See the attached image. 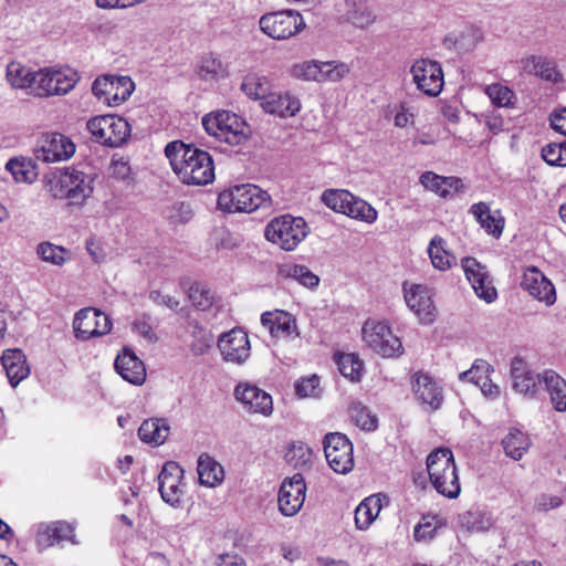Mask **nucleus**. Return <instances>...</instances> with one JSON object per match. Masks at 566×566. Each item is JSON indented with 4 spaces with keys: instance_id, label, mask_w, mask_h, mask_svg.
<instances>
[{
    "instance_id": "nucleus-36",
    "label": "nucleus",
    "mask_w": 566,
    "mask_h": 566,
    "mask_svg": "<svg viewBox=\"0 0 566 566\" xmlns=\"http://www.w3.org/2000/svg\"><path fill=\"white\" fill-rule=\"evenodd\" d=\"M427 252L432 266L438 271H447L457 263V258L447 249V242L440 235L430 240Z\"/></svg>"
},
{
    "instance_id": "nucleus-50",
    "label": "nucleus",
    "mask_w": 566,
    "mask_h": 566,
    "mask_svg": "<svg viewBox=\"0 0 566 566\" xmlns=\"http://www.w3.org/2000/svg\"><path fill=\"white\" fill-rule=\"evenodd\" d=\"M483 40V33L480 28L468 25L454 39V48L461 53L473 51Z\"/></svg>"
},
{
    "instance_id": "nucleus-54",
    "label": "nucleus",
    "mask_w": 566,
    "mask_h": 566,
    "mask_svg": "<svg viewBox=\"0 0 566 566\" xmlns=\"http://www.w3.org/2000/svg\"><path fill=\"white\" fill-rule=\"evenodd\" d=\"M317 60H307L294 63L289 69L291 77L304 82H316L317 78Z\"/></svg>"
},
{
    "instance_id": "nucleus-40",
    "label": "nucleus",
    "mask_w": 566,
    "mask_h": 566,
    "mask_svg": "<svg viewBox=\"0 0 566 566\" xmlns=\"http://www.w3.org/2000/svg\"><path fill=\"white\" fill-rule=\"evenodd\" d=\"M197 471L200 484L211 488L220 484L224 478L221 464L207 454L199 457Z\"/></svg>"
},
{
    "instance_id": "nucleus-41",
    "label": "nucleus",
    "mask_w": 566,
    "mask_h": 566,
    "mask_svg": "<svg viewBox=\"0 0 566 566\" xmlns=\"http://www.w3.org/2000/svg\"><path fill=\"white\" fill-rule=\"evenodd\" d=\"M446 526V521L436 514L422 515L413 527V539L417 543H430L440 528Z\"/></svg>"
},
{
    "instance_id": "nucleus-46",
    "label": "nucleus",
    "mask_w": 566,
    "mask_h": 566,
    "mask_svg": "<svg viewBox=\"0 0 566 566\" xmlns=\"http://www.w3.org/2000/svg\"><path fill=\"white\" fill-rule=\"evenodd\" d=\"M312 455V450L306 443L296 441L289 444L284 459L295 469H305L311 464Z\"/></svg>"
},
{
    "instance_id": "nucleus-9",
    "label": "nucleus",
    "mask_w": 566,
    "mask_h": 566,
    "mask_svg": "<svg viewBox=\"0 0 566 566\" xmlns=\"http://www.w3.org/2000/svg\"><path fill=\"white\" fill-rule=\"evenodd\" d=\"M86 128L93 139L104 146L119 147L130 136L129 123L116 115H101L87 120Z\"/></svg>"
},
{
    "instance_id": "nucleus-8",
    "label": "nucleus",
    "mask_w": 566,
    "mask_h": 566,
    "mask_svg": "<svg viewBox=\"0 0 566 566\" xmlns=\"http://www.w3.org/2000/svg\"><path fill=\"white\" fill-rule=\"evenodd\" d=\"M78 78L77 73L73 70L44 67L34 71L30 91L38 97L65 95L74 88Z\"/></svg>"
},
{
    "instance_id": "nucleus-43",
    "label": "nucleus",
    "mask_w": 566,
    "mask_h": 566,
    "mask_svg": "<svg viewBox=\"0 0 566 566\" xmlns=\"http://www.w3.org/2000/svg\"><path fill=\"white\" fill-rule=\"evenodd\" d=\"M270 81L266 76L259 73H249L243 77L241 91L250 99H261L264 102L270 94Z\"/></svg>"
},
{
    "instance_id": "nucleus-64",
    "label": "nucleus",
    "mask_w": 566,
    "mask_h": 566,
    "mask_svg": "<svg viewBox=\"0 0 566 566\" xmlns=\"http://www.w3.org/2000/svg\"><path fill=\"white\" fill-rule=\"evenodd\" d=\"M551 125L556 132L566 136V108L551 115Z\"/></svg>"
},
{
    "instance_id": "nucleus-42",
    "label": "nucleus",
    "mask_w": 566,
    "mask_h": 566,
    "mask_svg": "<svg viewBox=\"0 0 566 566\" xmlns=\"http://www.w3.org/2000/svg\"><path fill=\"white\" fill-rule=\"evenodd\" d=\"M196 72L198 76L206 81L219 80L228 76V64L219 56L209 53L201 57Z\"/></svg>"
},
{
    "instance_id": "nucleus-24",
    "label": "nucleus",
    "mask_w": 566,
    "mask_h": 566,
    "mask_svg": "<svg viewBox=\"0 0 566 566\" xmlns=\"http://www.w3.org/2000/svg\"><path fill=\"white\" fill-rule=\"evenodd\" d=\"M235 399L249 411L269 416L273 411L272 397L255 385L240 382L234 389Z\"/></svg>"
},
{
    "instance_id": "nucleus-48",
    "label": "nucleus",
    "mask_w": 566,
    "mask_h": 566,
    "mask_svg": "<svg viewBox=\"0 0 566 566\" xmlns=\"http://www.w3.org/2000/svg\"><path fill=\"white\" fill-rule=\"evenodd\" d=\"M339 373L353 381H358L363 375V361L356 354H339L336 356Z\"/></svg>"
},
{
    "instance_id": "nucleus-5",
    "label": "nucleus",
    "mask_w": 566,
    "mask_h": 566,
    "mask_svg": "<svg viewBox=\"0 0 566 566\" xmlns=\"http://www.w3.org/2000/svg\"><path fill=\"white\" fill-rule=\"evenodd\" d=\"M205 130L219 142L231 146L245 143L249 138V127L245 122L229 111H217L202 117Z\"/></svg>"
},
{
    "instance_id": "nucleus-31",
    "label": "nucleus",
    "mask_w": 566,
    "mask_h": 566,
    "mask_svg": "<svg viewBox=\"0 0 566 566\" xmlns=\"http://www.w3.org/2000/svg\"><path fill=\"white\" fill-rule=\"evenodd\" d=\"M469 212L488 234L495 239L502 235L505 220L500 210L491 211L489 203L480 201L473 203Z\"/></svg>"
},
{
    "instance_id": "nucleus-4",
    "label": "nucleus",
    "mask_w": 566,
    "mask_h": 566,
    "mask_svg": "<svg viewBox=\"0 0 566 566\" xmlns=\"http://www.w3.org/2000/svg\"><path fill=\"white\" fill-rule=\"evenodd\" d=\"M270 195L251 184L235 185L221 191L218 196V208L227 212H252L269 207Z\"/></svg>"
},
{
    "instance_id": "nucleus-14",
    "label": "nucleus",
    "mask_w": 566,
    "mask_h": 566,
    "mask_svg": "<svg viewBox=\"0 0 566 566\" xmlns=\"http://www.w3.org/2000/svg\"><path fill=\"white\" fill-rule=\"evenodd\" d=\"M184 469L175 461L164 464L158 474V490L164 502L178 507L185 495Z\"/></svg>"
},
{
    "instance_id": "nucleus-27",
    "label": "nucleus",
    "mask_w": 566,
    "mask_h": 566,
    "mask_svg": "<svg viewBox=\"0 0 566 566\" xmlns=\"http://www.w3.org/2000/svg\"><path fill=\"white\" fill-rule=\"evenodd\" d=\"M261 324L269 329L274 338L300 337L295 317L285 311L264 312L261 315Z\"/></svg>"
},
{
    "instance_id": "nucleus-26",
    "label": "nucleus",
    "mask_w": 566,
    "mask_h": 566,
    "mask_svg": "<svg viewBox=\"0 0 566 566\" xmlns=\"http://www.w3.org/2000/svg\"><path fill=\"white\" fill-rule=\"evenodd\" d=\"M511 376L514 390L527 398H534L537 392L538 385L543 384L541 373L535 374L528 368L525 360L517 357L512 360Z\"/></svg>"
},
{
    "instance_id": "nucleus-52",
    "label": "nucleus",
    "mask_w": 566,
    "mask_h": 566,
    "mask_svg": "<svg viewBox=\"0 0 566 566\" xmlns=\"http://www.w3.org/2000/svg\"><path fill=\"white\" fill-rule=\"evenodd\" d=\"M352 421L363 430L373 431L377 428V418L360 402H354L348 408Z\"/></svg>"
},
{
    "instance_id": "nucleus-2",
    "label": "nucleus",
    "mask_w": 566,
    "mask_h": 566,
    "mask_svg": "<svg viewBox=\"0 0 566 566\" xmlns=\"http://www.w3.org/2000/svg\"><path fill=\"white\" fill-rule=\"evenodd\" d=\"M92 181L85 172L69 167L52 176L46 187L54 199L65 200L69 206L82 207L93 192Z\"/></svg>"
},
{
    "instance_id": "nucleus-17",
    "label": "nucleus",
    "mask_w": 566,
    "mask_h": 566,
    "mask_svg": "<svg viewBox=\"0 0 566 566\" xmlns=\"http://www.w3.org/2000/svg\"><path fill=\"white\" fill-rule=\"evenodd\" d=\"M112 322L109 317L93 307L80 310L73 319L75 337L81 340H88L93 337L103 336L109 333Z\"/></svg>"
},
{
    "instance_id": "nucleus-62",
    "label": "nucleus",
    "mask_w": 566,
    "mask_h": 566,
    "mask_svg": "<svg viewBox=\"0 0 566 566\" xmlns=\"http://www.w3.org/2000/svg\"><path fill=\"white\" fill-rule=\"evenodd\" d=\"M413 116H415L413 113L410 112V109L405 104H401L399 106V109L395 114V118H394L395 126L403 128L407 125L412 124Z\"/></svg>"
},
{
    "instance_id": "nucleus-10",
    "label": "nucleus",
    "mask_w": 566,
    "mask_h": 566,
    "mask_svg": "<svg viewBox=\"0 0 566 566\" xmlns=\"http://www.w3.org/2000/svg\"><path fill=\"white\" fill-rule=\"evenodd\" d=\"M363 339L376 354L386 357H399L403 353L401 340L394 335L387 322L367 319L361 328Z\"/></svg>"
},
{
    "instance_id": "nucleus-57",
    "label": "nucleus",
    "mask_w": 566,
    "mask_h": 566,
    "mask_svg": "<svg viewBox=\"0 0 566 566\" xmlns=\"http://www.w3.org/2000/svg\"><path fill=\"white\" fill-rule=\"evenodd\" d=\"M189 300L196 307L207 310L211 306L213 296L211 292L201 284H193L189 289Z\"/></svg>"
},
{
    "instance_id": "nucleus-28",
    "label": "nucleus",
    "mask_w": 566,
    "mask_h": 566,
    "mask_svg": "<svg viewBox=\"0 0 566 566\" xmlns=\"http://www.w3.org/2000/svg\"><path fill=\"white\" fill-rule=\"evenodd\" d=\"M114 367L116 373L126 381L133 385H142L146 379V369L144 363L129 349L124 348L117 355Z\"/></svg>"
},
{
    "instance_id": "nucleus-56",
    "label": "nucleus",
    "mask_w": 566,
    "mask_h": 566,
    "mask_svg": "<svg viewBox=\"0 0 566 566\" xmlns=\"http://www.w3.org/2000/svg\"><path fill=\"white\" fill-rule=\"evenodd\" d=\"M492 370L493 368L488 361L478 359L469 370L461 373L459 377L461 380H468L475 385H480L483 376L489 375Z\"/></svg>"
},
{
    "instance_id": "nucleus-22",
    "label": "nucleus",
    "mask_w": 566,
    "mask_h": 566,
    "mask_svg": "<svg viewBox=\"0 0 566 566\" xmlns=\"http://www.w3.org/2000/svg\"><path fill=\"white\" fill-rule=\"evenodd\" d=\"M218 347L227 361L234 364L244 363L250 356V340L242 329H231L223 334L218 342Z\"/></svg>"
},
{
    "instance_id": "nucleus-3",
    "label": "nucleus",
    "mask_w": 566,
    "mask_h": 566,
    "mask_svg": "<svg viewBox=\"0 0 566 566\" xmlns=\"http://www.w3.org/2000/svg\"><path fill=\"white\" fill-rule=\"evenodd\" d=\"M427 470L433 488L441 495L457 499L461 488L453 453L448 448L432 451L427 458Z\"/></svg>"
},
{
    "instance_id": "nucleus-11",
    "label": "nucleus",
    "mask_w": 566,
    "mask_h": 566,
    "mask_svg": "<svg viewBox=\"0 0 566 566\" xmlns=\"http://www.w3.org/2000/svg\"><path fill=\"white\" fill-rule=\"evenodd\" d=\"M260 30L273 40H286L305 28L303 17L293 10H281L263 14L259 20Z\"/></svg>"
},
{
    "instance_id": "nucleus-59",
    "label": "nucleus",
    "mask_w": 566,
    "mask_h": 566,
    "mask_svg": "<svg viewBox=\"0 0 566 566\" xmlns=\"http://www.w3.org/2000/svg\"><path fill=\"white\" fill-rule=\"evenodd\" d=\"M542 158L549 166H558L560 167L562 161H565V158H562V149L560 144H548L542 149Z\"/></svg>"
},
{
    "instance_id": "nucleus-47",
    "label": "nucleus",
    "mask_w": 566,
    "mask_h": 566,
    "mask_svg": "<svg viewBox=\"0 0 566 566\" xmlns=\"http://www.w3.org/2000/svg\"><path fill=\"white\" fill-rule=\"evenodd\" d=\"M459 522L469 532H484L493 525L491 515L479 510L462 513L459 516Z\"/></svg>"
},
{
    "instance_id": "nucleus-7",
    "label": "nucleus",
    "mask_w": 566,
    "mask_h": 566,
    "mask_svg": "<svg viewBox=\"0 0 566 566\" xmlns=\"http://www.w3.org/2000/svg\"><path fill=\"white\" fill-rule=\"evenodd\" d=\"M308 228L303 218L284 214L274 218L265 228L268 241L285 251L294 250L307 235Z\"/></svg>"
},
{
    "instance_id": "nucleus-49",
    "label": "nucleus",
    "mask_w": 566,
    "mask_h": 566,
    "mask_svg": "<svg viewBox=\"0 0 566 566\" xmlns=\"http://www.w3.org/2000/svg\"><path fill=\"white\" fill-rule=\"evenodd\" d=\"M36 253L42 261L61 266L70 260V251L51 242H41L36 247Z\"/></svg>"
},
{
    "instance_id": "nucleus-6",
    "label": "nucleus",
    "mask_w": 566,
    "mask_h": 566,
    "mask_svg": "<svg viewBox=\"0 0 566 566\" xmlns=\"http://www.w3.org/2000/svg\"><path fill=\"white\" fill-rule=\"evenodd\" d=\"M321 200L333 211L343 213L349 218L374 223L377 220V210L365 200L355 197L344 189H326Z\"/></svg>"
},
{
    "instance_id": "nucleus-38",
    "label": "nucleus",
    "mask_w": 566,
    "mask_h": 566,
    "mask_svg": "<svg viewBox=\"0 0 566 566\" xmlns=\"http://www.w3.org/2000/svg\"><path fill=\"white\" fill-rule=\"evenodd\" d=\"M277 273L283 279H291L301 285L313 289L319 283V277L314 274L307 266L286 262L279 265Z\"/></svg>"
},
{
    "instance_id": "nucleus-58",
    "label": "nucleus",
    "mask_w": 566,
    "mask_h": 566,
    "mask_svg": "<svg viewBox=\"0 0 566 566\" xmlns=\"http://www.w3.org/2000/svg\"><path fill=\"white\" fill-rule=\"evenodd\" d=\"M296 394L300 397H317L319 392V378L316 375L303 378L295 385Z\"/></svg>"
},
{
    "instance_id": "nucleus-13",
    "label": "nucleus",
    "mask_w": 566,
    "mask_h": 566,
    "mask_svg": "<svg viewBox=\"0 0 566 566\" xmlns=\"http://www.w3.org/2000/svg\"><path fill=\"white\" fill-rule=\"evenodd\" d=\"M135 88L134 82L128 76L103 75L97 77L92 85L93 94L109 106L124 103Z\"/></svg>"
},
{
    "instance_id": "nucleus-12",
    "label": "nucleus",
    "mask_w": 566,
    "mask_h": 566,
    "mask_svg": "<svg viewBox=\"0 0 566 566\" xmlns=\"http://www.w3.org/2000/svg\"><path fill=\"white\" fill-rule=\"evenodd\" d=\"M323 444L325 458L336 473L346 474L353 470V444L344 433H327Z\"/></svg>"
},
{
    "instance_id": "nucleus-63",
    "label": "nucleus",
    "mask_w": 566,
    "mask_h": 566,
    "mask_svg": "<svg viewBox=\"0 0 566 566\" xmlns=\"http://www.w3.org/2000/svg\"><path fill=\"white\" fill-rule=\"evenodd\" d=\"M86 251L91 255L92 260L95 263H101L105 260L106 253L102 245L95 241V239L91 238L86 241Z\"/></svg>"
},
{
    "instance_id": "nucleus-61",
    "label": "nucleus",
    "mask_w": 566,
    "mask_h": 566,
    "mask_svg": "<svg viewBox=\"0 0 566 566\" xmlns=\"http://www.w3.org/2000/svg\"><path fill=\"white\" fill-rule=\"evenodd\" d=\"M149 300L157 305L166 306L172 311H177L179 307V300L174 296L165 295L159 291H151L149 293Z\"/></svg>"
},
{
    "instance_id": "nucleus-53",
    "label": "nucleus",
    "mask_w": 566,
    "mask_h": 566,
    "mask_svg": "<svg viewBox=\"0 0 566 566\" xmlns=\"http://www.w3.org/2000/svg\"><path fill=\"white\" fill-rule=\"evenodd\" d=\"M6 168L17 182H32L36 176L31 163L24 159L12 158L7 163Z\"/></svg>"
},
{
    "instance_id": "nucleus-25",
    "label": "nucleus",
    "mask_w": 566,
    "mask_h": 566,
    "mask_svg": "<svg viewBox=\"0 0 566 566\" xmlns=\"http://www.w3.org/2000/svg\"><path fill=\"white\" fill-rule=\"evenodd\" d=\"M412 390L421 403L431 410H438L443 401L442 387L426 373L417 371L411 376Z\"/></svg>"
},
{
    "instance_id": "nucleus-1",
    "label": "nucleus",
    "mask_w": 566,
    "mask_h": 566,
    "mask_svg": "<svg viewBox=\"0 0 566 566\" xmlns=\"http://www.w3.org/2000/svg\"><path fill=\"white\" fill-rule=\"evenodd\" d=\"M165 155L184 184L205 186L213 181L214 166L209 153L175 140L167 144Z\"/></svg>"
},
{
    "instance_id": "nucleus-32",
    "label": "nucleus",
    "mask_w": 566,
    "mask_h": 566,
    "mask_svg": "<svg viewBox=\"0 0 566 566\" xmlns=\"http://www.w3.org/2000/svg\"><path fill=\"white\" fill-rule=\"evenodd\" d=\"M264 112L280 117L295 116L301 109L300 99L289 92H270L261 103Z\"/></svg>"
},
{
    "instance_id": "nucleus-16",
    "label": "nucleus",
    "mask_w": 566,
    "mask_h": 566,
    "mask_svg": "<svg viewBox=\"0 0 566 566\" xmlns=\"http://www.w3.org/2000/svg\"><path fill=\"white\" fill-rule=\"evenodd\" d=\"M75 153L74 143L60 133L43 134L36 142L34 156L43 163L67 160Z\"/></svg>"
},
{
    "instance_id": "nucleus-19",
    "label": "nucleus",
    "mask_w": 566,
    "mask_h": 566,
    "mask_svg": "<svg viewBox=\"0 0 566 566\" xmlns=\"http://www.w3.org/2000/svg\"><path fill=\"white\" fill-rule=\"evenodd\" d=\"M306 495V484L301 473L283 480L279 491V510L285 516H294L302 509Z\"/></svg>"
},
{
    "instance_id": "nucleus-33",
    "label": "nucleus",
    "mask_w": 566,
    "mask_h": 566,
    "mask_svg": "<svg viewBox=\"0 0 566 566\" xmlns=\"http://www.w3.org/2000/svg\"><path fill=\"white\" fill-rule=\"evenodd\" d=\"M1 364L12 387H17L30 374L27 357L19 348L3 350Z\"/></svg>"
},
{
    "instance_id": "nucleus-51",
    "label": "nucleus",
    "mask_w": 566,
    "mask_h": 566,
    "mask_svg": "<svg viewBox=\"0 0 566 566\" xmlns=\"http://www.w3.org/2000/svg\"><path fill=\"white\" fill-rule=\"evenodd\" d=\"M34 71L19 62H11L7 66V80L15 88H31V77Z\"/></svg>"
},
{
    "instance_id": "nucleus-39",
    "label": "nucleus",
    "mask_w": 566,
    "mask_h": 566,
    "mask_svg": "<svg viewBox=\"0 0 566 566\" xmlns=\"http://www.w3.org/2000/svg\"><path fill=\"white\" fill-rule=\"evenodd\" d=\"M381 510V500L378 495L364 499L355 510V525L358 530H367L377 518Z\"/></svg>"
},
{
    "instance_id": "nucleus-29",
    "label": "nucleus",
    "mask_w": 566,
    "mask_h": 566,
    "mask_svg": "<svg viewBox=\"0 0 566 566\" xmlns=\"http://www.w3.org/2000/svg\"><path fill=\"white\" fill-rule=\"evenodd\" d=\"M63 541H74V527L63 521L41 523L36 528V544L41 548H48Z\"/></svg>"
},
{
    "instance_id": "nucleus-18",
    "label": "nucleus",
    "mask_w": 566,
    "mask_h": 566,
    "mask_svg": "<svg viewBox=\"0 0 566 566\" xmlns=\"http://www.w3.org/2000/svg\"><path fill=\"white\" fill-rule=\"evenodd\" d=\"M403 298L422 324H431L436 318V307L430 290L422 284L407 283L402 285Z\"/></svg>"
},
{
    "instance_id": "nucleus-44",
    "label": "nucleus",
    "mask_w": 566,
    "mask_h": 566,
    "mask_svg": "<svg viewBox=\"0 0 566 566\" xmlns=\"http://www.w3.org/2000/svg\"><path fill=\"white\" fill-rule=\"evenodd\" d=\"M502 446L507 457L520 460L531 447L528 436L517 429H511L503 438Z\"/></svg>"
},
{
    "instance_id": "nucleus-21",
    "label": "nucleus",
    "mask_w": 566,
    "mask_h": 566,
    "mask_svg": "<svg viewBox=\"0 0 566 566\" xmlns=\"http://www.w3.org/2000/svg\"><path fill=\"white\" fill-rule=\"evenodd\" d=\"M462 269L476 296L486 303H492L497 297L496 289L485 266L474 258L462 259Z\"/></svg>"
},
{
    "instance_id": "nucleus-37",
    "label": "nucleus",
    "mask_w": 566,
    "mask_h": 566,
    "mask_svg": "<svg viewBox=\"0 0 566 566\" xmlns=\"http://www.w3.org/2000/svg\"><path fill=\"white\" fill-rule=\"evenodd\" d=\"M169 430L170 428L166 419H148L140 424L138 437L146 443L160 446L166 441Z\"/></svg>"
},
{
    "instance_id": "nucleus-45",
    "label": "nucleus",
    "mask_w": 566,
    "mask_h": 566,
    "mask_svg": "<svg viewBox=\"0 0 566 566\" xmlns=\"http://www.w3.org/2000/svg\"><path fill=\"white\" fill-rule=\"evenodd\" d=\"M349 73V67L343 62L317 61V83L338 82Z\"/></svg>"
},
{
    "instance_id": "nucleus-23",
    "label": "nucleus",
    "mask_w": 566,
    "mask_h": 566,
    "mask_svg": "<svg viewBox=\"0 0 566 566\" xmlns=\"http://www.w3.org/2000/svg\"><path fill=\"white\" fill-rule=\"evenodd\" d=\"M521 286L531 296L545 303L547 306L556 302L554 284L535 266H531L524 272Z\"/></svg>"
},
{
    "instance_id": "nucleus-15",
    "label": "nucleus",
    "mask_w": 566,
    "mask_h": 566,
    "mask_svg": "<svg viewBox=\"0 0 566 566\" xmlns=\"http://www.w3.org/2000/svg\"><path fill=\"white\" fill-rule=\"evenodd\" d=\"M412 81L417 88L428 96H438L443 87L441 65L430 59H419L410 69Z\"/></svg>"
},
{
    "instance_id": "nucleus-34",
    "label": "nucleus",
    "mask_w": 566,
    "mask_h": 566,
    "mask_svg": "<svg viewBox=\"0 0 566 566\" xmlns=\"http://www.w3.org/2000/svg\"><path fill=\"white\" fill-rule=\"evenodd\" d=\"M420 184L429 191L441 198H448L453 192L462 191L464 186L458 177H443L433 171H424L419 179Z\"/></svg>"
},
{
    "instance_id": "nucleus-55",
    "label": "nucleus",
    "mask_w": 566,
    "mask_h": 566,
    "mask_svg": "<svg viewBox=\"0 0 566 566\" xmlns=\"http://www.w3.org/2000/svg\"><path fill=\"white\" fill-rule=\"evenodd\" d=\"M485 94L491 102L500 107L509 106L514 93L502 84H491L485 87Z\"/></svg>"
},
{
    "instance_id": "nucleus-20",
    "label": "nucleus",
    "mask_w": 566,
    "mask_h": 566,
    "mask_svg": "<svg viewBox=\"0 0 566 566\" xmlns=\"http://www.w3.org/2000/svg\"><path fill=\"white\" fill-rule=\"evenodd\" d=\"M336 11L342 22L357 29H367L377 19L369 0H342L336 4Z\"/></svg>"
},
{
    "instance_id": "nucleus-30",
    "label": "nucleus",
    "mask_w": 566,
    "mask_h": 566,
    "mask_svg": "<svg viewBox=\"0 0 566 566\" xmlns=\"http://www.w3.org/2000/svg\"><path fill=\"white\" fill-rule=\"evenodd\" d=\"M521 64L522 70L527 74L552 83L563 82V74L553 59L544 55H530L522 59Z\"/></svg>"
},
{
    "instance_id": "nucleus-35",
    "label": "nucleus",
    "mask_w": 566,
    "mask_h": 566,
    "mask_svg": "<svg viewBox=\"0 0 566 566\" xmlns=\"http://www.w3.org/2000/svg\"><path fill=\"white\" fill-rule=\"evenodd\" d=\"M545 390L549 395L553 408L557 412L566 411V380L553 369L541 373Z\"/></svg>"
},
{
    "instance_id": "nucleus-60",
    "label": "nucleus",
    "mask_w": 566,
    "mask_h": 566,
    "mask_svg": "<svg viewBox=\"0 0 566 566\" xmlns=\"http://www.w3.org/2000/svg\"><path fill=\"white\" fill-rule=\"evenodd\" d=\"M562 503L563 501L559 496L543 493L535 499L534 507L538 512H547L560 506Z\"/></svg>"
}]
</instances>
